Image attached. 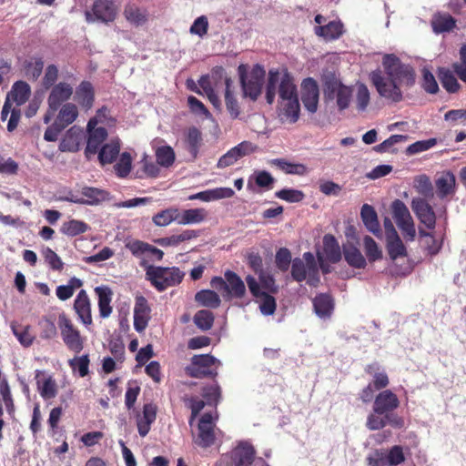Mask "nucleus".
Wrapping results in <instances>:
<instances>
[{"instance_id": "obj_1", "label": "nucleus", "mask_w": 466, "mask_h": 466, "mask_svg": "<svg viewBox=\"0 0 466 466\" xmlns=\"http://www.w3.org/2000/svg\"><path fill=\"white\" fill-rule=\"evenodd\" d=\"M381 65L383 71L376 69L370 72V82L381 97L394 103L400 102L403 99L401 86L409 88L415 84L414 68L394 54L384 55Z\"/></svg>"}, {"instance_id": "obj_2", "label": "nucleus", "mask_w": 466, "mask_h": 466, "mask_svg": "<svg viewBox=\"0 0 466 466\" xmlns=\"http://www.w3.org/2000/svg\"><path fill=\"white\" fill-rule=\"evenodd\" d=\"M279 116L282 121L295 123L299 117V101L297 93L296 85L291 76L286 71L281 77L279 86Z\"/></svg>"}, {"instance_id": "obj_3", "label": "nucleus", "mask_w": 466, "mask_h": 466, "mask_svg": "<svg viewBox=\"0 0 466 466\" xmlns=\"http://www.w3.org/2000/svg\"><path fill=\"white\" fill-rule=\"evenodd\" d=\"M139 265L146 271V279L158 292H163L168 288L178 286L186 275L177 267L153 266L149 265L147 260H142Z\"/></svg>"}, {"instance_id": "obj_4", "label": "nucleus", "mask_w": 466, "mask_h": 466, "mask_svg": "<svg viewBox=\"0 0 466 466\" xmlns=\"http://www.w3.org/2000/svg\"><path fill=\"white\" fill-rule=\"evenodd\" d=\"M243 97H248L252 101H256L261 95L262 86L265 78V70L259 66H253L249 75H247L246 67L240 65L238 68Z\"/></svg>"}, {"instance_id": "obj_5", "label": "nucleus", "mask_w": 466, "mask_h": 466, "mask_svg": "<svg viewBox=\"0 0 466 466\" xmlns=\"http://www.w3.org/2000/svg\"><path fill=\"white\" fill-rule=\"evenodd\" d=\"M461 63H454L452 69L447 67H439L437 71L438 77L442 86L449 93H455L459 90L460 85L456 76L466 82V44L461 45L460 48Z\"/></svg>"}, {"instance_id": "obj_6", "label": "nucleus", "mask_w": 466, "mask_h": 466, "mask_svg": "<svg viewBox=\"0 0 466 466\" xmlns=\"http://www.w3.org/2000/svg\"><path fill=\"white\" fill-rule=\"evenodd\" d=\"M48 90H50L47 96L48 107L43 117L45 124L51 122L62 104L68 103V100L74 94L73 85L66 81L59 82Z\"/></svg>"}, {"instance_id": "obj_7", "label": "nucleus", "mask_w": 466, "mask_h": 466, "mask_svg": "<svg viewBox=\"0 0 466 466\" xmlns=\"http://www.w3.org/2000/svg\"><path fill=\"white\" fill-rule=\"evenodd\" d=\"M219 365L220 361L210 354L194 355L185 370L191 378H215Z\"/></svg>"}, {"instance_id": "obj_8", "label": "nucleus", "mask_w": 466, "mask_h": 466, "mask_svg": "<svg viewBox=\"0 0 466 466\" xmlns=\"http://www.w3.org/2000/svg\"><path fill=\"white\" fill-rule=\"evenodd\" d=\"M57 325L66 347L75 353L81 352L84 349L85 339L72 319L65 312L58 315Z\"/></svg>"}, {"instance_id": "obj_9", "label": "nucleus", "mask_w": 466, "mask_h": 466, "mask_svg": "<svg viewBox=\"0 0 466 466\" xmlns=\"http://www.w3.org/2000/svg\"><path fill=\"white\" fill-rule=\"evenodd\" d=\"M391 214L398 228L407 240H414L416 236L415 225L409 208L400 199H395L391 205Z\"/></svg>"}, {"instance_id": "obj_10", "label": "nucleus", "mask_w": 466, "mask_h": 466, "mask_svg": "<svg viewBox=\"0 0 466 466\" xmlns=\"http://www.w3.org/2000/svg\"><path fill=\"white\" fill-rule=\"evenodd\" d=\"M327 99H336L337 106L340 111L349 107L352 90L337 79H330L325 83L324 88Z\"/></svg>"}, {"instance_id": "obj_11", "label": "nucleus", "mask_w": 466, "mask_h": 466, "mask_svg": "<svg viewBox=\"0 0 466 466\" xmlns=\"http://www.w3.org/2000/svg\"><path fill=\"white\" fill-rule=\"evenodd\" d=\"M117 7L113 0H96L91 11L86 12L87 22L98 20L103 23H109L116 19Z\"/></svg>"}, {"instance_id": "obj_12", "label": "nucleus", "mask_w": 466, "mask_h": 466, "mask_svg": "<svg viewBox=\"0 0 466 466\" xmlns=\"http://www.w3.org/2000/svg\"><path fill=\"white\" fill-rule=\"evenodd\" d=\"M93 124H96V119H90L87 124L88 137L85 149V156L87 159H90L99 152L107 137V130L105 127H99L95 128Z\"/></svg>"}, {"instance_id": "obj_13", "label": "nucleus", "mask_w": 466, "mask_h": 466, "mask_svg": "<svg viewBox=\"0 0 466 466\" xmlns=\"http://www.w3.org/2000/svg\"><path fill=\"white\" fill-rule=\"evenodd\" d=\"M212 77L216 79H225V103L226 107L230 114L232 118H238L240 115V107L238 102L231 91L232 80L228 77L225 73V69L222 66H216L212 69Z\"/></svg>"}, {"instance_id": "obj_14", "label": "nucleus", "mask_w": 466, "mask_h": 466, "mask_svg": "<svg viewBox=\"0 0 466 466\" xmlns=\"http://www.w3.org/2000/svg\"><path fill=\"white\" fill-rule=\"evenodd\" d=\"M256 456V450L250 443L240 441L227 455L232 466H250Z\"/></svg>"}, {"instance_id": "obj_15", "label": "nucleus", "mask_w": 466, "mask_h": 466, "mask_svg": "<svg viewBox=\"0 0 466 466\" xmlns=\"http://www.w3.org/2000/svg\"><path fill=\"white\" fill-rule=\"evenodd\" d=\"M73 309L80 323L85 327L93 324L91 300L85 289H81L73 303Z\"/></svg>"}, {"instance_id": "obj_16", "label": "nucleus", "mask_w": 466, "mask_h": 466, "mask_svg": "<svg viewBox=\"0 0 466 466\" xmlns=\"http://www.w3.org/2000/svg\"><path fill=\"white\" fill-rule=\"evenodd\" d=\"M411 208L421 224L427 228L433 229L436 225V215L432 207L424 198H413Z\"/></svg>"}, {"instance_id": "obj_17", "label": "nucleus", "mask_w": 466, "mask_h": 466, "mask_svg": "<svg viewBox=\"0 0 466 466\" xmlns=\"http://www.w3.org/2000/svg\"><path fill=\"white\" fill-rule=\"evenodd\" d=\"M157 407L154 403H146L143 406L142 411H137L136 414V424L137 427L138 434L141 437H146L151 425L157 419Z\"/></svg>"}, {"instance_id": "obj_18", "label": "nucleus", "mask_w": 466, "mask_h": 466, "mask_svg": "<svg viewBox=\"0 0 466 466\" xmlns=\"http://www.w3.org/2000/svg\"><path fill=\"white\" fill-rule=\"evenodd\" d=\"M319 95L317 82L311 77L306 78L301 84V101L309 112L315 113L317 111Z\"/></svg>"}, {"instance_id": "obj_19", "label": "nucleus", "mask_w": 466, "mask_h": 466, "mask_svg": "<svg viewBox=\"0 0 466 466\" xmlns=\"http://www.w3.org/2000/svg\"><path fill=\"white\" fill-rule=\"evenodd\" d=\"M214 424L212 415L204 413L198 422V434L196 444L202 448H208L215 442Z\"/></svg>"}, {"instance_id": "obj_20", "label": "nucleus", "mask_w": 466, "mask_h": 466, "mask_svg": "<svg viewBox=\"0 0 466 466\" xmlns=\"http://www.w3.org/2000/svg\"><path fill=\"white\" fill-rule=\"evenodd\" d=\"M400 406V400L390 390L380 391L374 399L373 411L379 415L390 413Z\"/></svg>"}, {"instance_id": "obj_21", "label": "nucleus", "mask_w": 466, "mask_h": 466, "mask_svg": "<svg viewBox=\"0 0 466 466\" xmlns=\"http://www.w3.org/2000/svg\"><path fill=\"white\" fill-rule=\"evenodd\" d=\"M74 100L84 110H90L95 103V88L91 82L84 80L74 92Z\"/></svg>"}, {"instance_id": "obj_22", "label": "nucleus", "mask_w": 466, "mask_h": 466, "mask_svg": "<svg viewBox=\"0 0 466 466\" xmlns=\"http://www.w3.org/2000/svg\"><path fill=\"white\" fill-rule=\"evenodd\" d=\"M84 138V131L77 126L71 127L64 135L59 144L61 152H77Z\"/></svg>"}, {"instance_id": "obj_23", "label": "nucleus", "mask_w": 466, "mask_h": 466, "mask_svg": "<svg viewBox=\"0 0 466 466\" xmlns=\"http://www.w3.org/2000/svg\"><path fill=\"white\" fill-rule=\"evenodd\" d=\"M225 279L228 285L226 294H223V298L230 299L231 298L242 299L246 294V286L240 277L231 270L225 272Z\"/></svg>"}, {"instance_id": "obj_24", "label": "nucleus", "mask_w": 466, "mask_h": 466, "mask_svg": "<svg viewBox=\"0 0 466 466\" xmlns=\"http://www.w3.org/2000/svg\"><path fill=\"white\" fill-rule=\"evenodd\" d=\"M81 205L97 206L109 199V192L94 187H83L80 191Z\"/></svg>"}, {"instance_id": "obj_25", "label": "nucleus", "mask_w": 466, "mask_h": 466, "mask_svg": "<svg viewBox=\"0 0 466 466\" xmlns=\"http://www.w3.org/2000/svg\"><path fill=\"white\" fill-rule=\"evenodd\" d=\"M79 115L78 106L76 104L68 102L62 104L55 115V119L62 127L66 128L69 125L74 123Z\"/></svg>"}, {"instance_id": "obj_26", "label": "nucleus", "mask_w": 466, "mask_h": 466, "mask_svg": "<svg viewBox=\"0 0 466 466\" xmlns=\"http://www.w3.org/2000/svg\"><path fill=\"white\" fill-rule=\"evenodd\" d=\"M365 372L372 377V387L376 390H380L387 388L390 384V380L387 372L381 369L380 365L377 362L368 364L365 367Z\"/></svg>"}, {"instance_id": "obj_27", "label": "nucleus", "mask_w": 466, "mask_h": 466, "mask_svg": "<svg viewBox=\"0 0 466 466\" xmlns=\"http://www.w3.org/2000/svg\"><path fill=\"white\" fill-rule=\"evenodd\" d=\"M343 255L346 262L354 268L362 269L367 266V259L360 250L351 243L343 245Z\"/></svg>"}, {"instance_id": "obj_28", "label": "nucleus", "mask_w": 466, "mask_h": 466, "mask_svg": "<svg viewBox=\"0 0 466 466\" xmlns=\"http://www.w3.org/2000/svg\"><path fill=\"white\" fill-rule=\"evenodd\" d=\"M360 218L366 228L373 235L379 236L381 233L378 215L372 206L364 204L360 209Z\"/></svg>"}, {"instance_id": "obj_29", "label": "nucleus", "mask_w": 466, "mask_h": 466, "mask_svg": "<svg viewBox=\"0 0 466 466\" xmlns=\"http://www.w3.org/2000/svg\"><path fill=\"white\" fill-rule=\"evenodd\" d=\"M323 253L330 263H338L341 259V249L336 238L331 234L323 237Z\"/></svg>"}, {"instance_id": "obj_30", "label": "nucleus", "mask_w": 466, "mask_h": 466, "mask_svg": "<svg viewBox=\"0 0 466 466\" xmlns=\"http://www.w3.org/2000/svg\"><path fill=\"white\" fill-rule=\"evenodd\" d=\"M41 375H44V372L36 370L35 380L39 394L44 400L54 399L57 394V385L56 380L51 376L41 380L39 378Z\"/></svg>"}, {"instance_id": "obj_31", "label": "nucleus", "mask_w": 466, "mask_h": 466, "mask_svg": "<svg viewBox=\"0 0 466 466\" xmlns=\"http://www.w3.org/2000/svg\"><path fill=\"white\" fill-rule=\"evenodd\" d=\"M386 248L391 260L408 255L407 248L396 230H393V236H389L386 238Z\"/></svg>"}, {"instance_id": "obj_32", "label": "nucleus", "mask_w": 466, "mask_h": 466, "mask_svg": "<svg viewBox=\"0 0 466 466\" xmlns=\"http://www.w3.org/2000/svg\"><path fill=\"white\" fill-rule=\"evenodd\" d=\"M7 95L17 106H20L28 100L31 87L26 82L19 80L13 84L11 91Z\"/></svg>"}, {"instance_id": "obj_33", "label": "nucleus", "mask_w": 466, "mask_h": 466, "mask_svg": "<svg viewBox=\"0 0 466 466\" xmlns=\"http://www.w3.org/2000/svg\"><path fill=\"white\" fill-rule=\"evenodd\" d=\"M315 33L326 40H335L342 35L343 24L340 21H330L325 25L316 26Z\"/></svg>"}, {"instance_id": "obj_34", "label": "nucleus", "mask_w": 466, "mask_h": 466, "mask_svg": "<svg viewBox=\"0 0 466 466\" xmlns=\"http://www.w3.org/2000/svg\"><path fill=\"white\" fill-rule=\"evenodd\" d=\"M313 307L319 317L328 318L332 313L334 302L330 295L320 293L314 298Z\"/></svg>"}, {"instance_id": "obj_35", "label": "nucleus", "mask_w": 466, "mask_h": 466, "mask_svg": "<svg viewBox=\"0 0 466 466\" xmlns=\"http://www.w3.org/2000/svg\"><path fill=\"white\" fill-rule=\"evenodd\" d=\"M96 294L98 296V309L101 318L106 319L112 313L110 305L112 299V291L107 287H96Z\"/></svg>"}, {"instance_id": "obj_36", "label": "nucleus", "mask_w": 466, "mask_h": 466, "mask_svg": "<svg viewBox=\"0 0 466 466\" xmlns=\"http://www.w3.org/2000/svg\"><path fill=\"white\" fill-rule=\"evenodd\" d=\"M185 142L187 145V149L191 155L192 158H197L203 142L200 130L196 127H189L186 134Z\"/></svg>"}, {"instance_id": "obj_37", "label": "nucleus", "mask_w": 466, "mask_h": 466, "mask_svg": "<svg viewBox=\"0 0 466 466\" xmlns=\"http://www.w3.org/2000/svg\"><path fill=\"white\" fill-rule=\"evenodd\" d=\"M120 151V142L118 139L111 140L103 145L98 152V159L102 165L113 163Z\"/></svg>"}, {"instance_id": "obj_38", "label": "nucleus", "mask_w": 466, "mask_h": 466, "mask_svg": "<svg viewBox=\"0 0 466 466\" xmlns=\"http://www.w3.org/2000/svg\"><path fill=\"white\" fill-rule=\"evenodd\" d=\"M208 216L205 208H190L184 210L181 214L178 212L179 225L197 224L204 221Z\"/></svg>"}, {"instance_id": "obj_39", "label": "nucleus", "mask_w": 466, "mask_h": 466, "mask_svg": "<svg viewBox=\"0 0 466 466\" xmlns=\"http://www.w3.org/2000/svg\"><path fill=\"white\" fill-rule=\"evenodd\" d=\"M455 19L450 14H435L431 20V26L435 33H444L452 30L455 26Z\"/></svg>"}, {"instance_id": "obj_40", "label": "nucleus", "mask_w": 466, "mask_h": 466, "mask_svg": "<svg viewBox=\"0 0 466 466\" xmlns=\"http://www.w3.org/2000/svg\"><path fill=\"white\" fill-rule=\"evenodd\" d=\"M195 301L203 307L217 309L220 306L221 299L218 293L211 289H202L195 295Z\"/></svg>"}, {"instance_id": "obj_41", "label": "nucleus", "mask_w": 466, "mask_h": 466, "mask_svg": "<svg viewBox=\"0 0 466 466\" xmlns=\"http://www.w3.org/2000/svg\"><path fill=\"white\" fill-rule=\"evenodd\" d=\"M437 192L441 197H445L453 191L455 177L451 171L442 172L435 181Z\"/></svg>"}, {"instance_id": "obj_42", "label": "nucleus", "mask_w": 466, "mask_h": 466, "mask_svg": "<svg viewBox=\"0 0 466 466\" xmlns=\"http://www.w3.org/2000/svg\"><path fill=\"white\" fill-rule=\"evenodd\" d=\"M363 249L366 255V259L370 263L380 260L383 257L381 248L377 242L370 237L365 236L363 238Z\"/></svg>"}, {"instance_id": "obj_43", "label": "nucleus", "mask_w": 466, "mask_h": 466, "mask_svg": "<svg viewBox=\"0 0 466 466\" xmlns=\"http://www.w3.org/2000/svg\"><path fill=\"white\" fill-rule=\"evenodd\" d=\"M88 229L89 226L85 221L73 218L64 222L61 226L60 231L62 234L68 237H76L86 232Z\"/></svg>"}, {"instance_id": "obj_44", "label": "nucleus", "mask_w": 466, "mask_h": 466, "mask_svg": "<svg viewBox=\"0 0 466 466\" xmlns=\"http://www.w3.org/2000/svg\"><path fill=\"white\" fill-rule=\"evenodd\" d=\"M271 163L286 174L303 176L308 172V168L305 165L290 163L284 158L273 159Z\"/></svg>"}, {"instance_id": "obj_45", "label": "nucleus", "mask_w": 466, "mask_h": 466, "mask_svg": "<svg viewBox=\"0 0 466 466\" xmlns=\"http://www.w3.org/2000/svg\"><path fill=\"white\" fill-rule=\"evenodd\" d=\"M282 75L279 70H269L266 86V100L271 105L275 100L277 86L280 84Z\"/></svg>"}, {"instance_id": "obj_46", "label": "nucleus", "mask_w": 466, "mask_h": 466, "mask_svg": "<svg viewBox=\"0 0 466 466\" xmlns=\"http://www.w3.org/2000/svg\"><path fill=\"white\" fill-rule=\"evenodd\" d=\"M124 15L128 22L136 25H140L147 22L146 13L134 5L125 7Z\"/></svg>"}, {"instance_id": "obj_47", "label": "nucleus", "mask_w": 466, "mask_h": 466, "mask_svg": "<svg viewBox=\"0 0 466 466\" xmlns=\"http://www.w3.org/2000/svg\"><path fill=\"white\" fill-rule=\"evenodd\" d=\"M153 222L159 227H165L169 225L172 221L178 220V209L177 208H167L158 212L153 217Z\"/></svg>"}, {"instance_id": "obj_48", "label": "nucleus", "mask_w": 466, "mask_h": 466, "mask_svg": "<svg viewBox=\"0 0 466 466\" xmlns=\"http://www.w3.org/2000/svg\"><path fill=\"white\" fill-rule=\"evenodd\" d=\"M14 335L18 341L25 347H29L33 344L34 336L30 333V326H22L12 324L11 326Z\"/></svg>"}, {"instance_id": "obj_49", "label": "nucleus", "mask_w": 466, "mask_h": 466, "mask_svg": "<svg viewBox=\"0 0 466 466\" xmlns=\"http://www.w3.org/2000/svg\"><path fill=\"white\" fill-rule=\"evenodd\" d=\"M194 323L201 330H208L214 323V314L207 309L198 310L194 316Z\"/></svg>"}, {"instance_id": "obj_50", "label": "nucleus", "mask_w": 466, "mask_h": 466, "mask_svg": "<svg viewBox=\"0 0 466 466\" xmlns=\"http://www.w3.org/2000/svg\"><path fill=\"white\" fill-rule=\"evenodd\" d=\"M156 157L158 165L168 167L175 161V152L169 146L160 147L156 152Z\"/></svg>"}, {"instance_id": "obj_51", "label": "nucleus", "mask_w": 466, "mask_h": 466, "mask_svg": "<svg viewBox=\"0 0 466 466\" xmlns=\"http://www.w3.org/2000/svg\"><path fill=\"white\" fill-rule=\"evenodd\" d=\"M44 69V61L41 57L29 61L25 66V76L32 81H36Z\"/></svg>"}, {"instance_id": "obj_52", "label": "nucleus", "mask_w": 466, "mask_h": 466, "mask_svg": "<svg viewBox=\"0 0 466 466\" xmlns=\"http://www.w3.org/2000/svg\"><path fill=\"white\" fill-rule=\"evenodd\" d=\"M59 70L58 67L54 65H48L44 72V76L41 81V85L44 89L48 90L51 86L58 84Z\"/></svg>"}, {"instance_id": "obj_53", "label": "nucleus", "mask_w": 466, "mask_h": 466, "mask_svg": "<svg viewBox=\"0 0 466 466\" xmlns=\"http://www.w3.org/2000/svg\"><path fill=\"white\" fill-rule=\"evenodd\" d=\"M408 139V136L404 135H391L389 138L382 143L374 147V150L379 153L396 152L392 147L396 144L404 142Z\"/></svg>"}, {"instance_id": "obj_54", "label": "nucleus", "mask_w": 466, "mask_h": 466, "mask_svg": "<svg viewBox=\"0 0 466 466\" xmlns=\"http://www.w3.org/2000/svg\"><path fill=\"white\" fill-rule=\"evenodd\" d=\"M292 258L291 253L287 248H280L275 257L276 267L282 272L289 268Z\"/></svg>"}, {"instance_id": "obj_55", "label": "nucleus", "mask_w": 466, "mask_h": 466, "mask_svg": "<svg viewBox=\"0 0 466 466\" xmlns=\"http://www.w3.org/2000/svg\"><path fill=\"white\" fill-rule=\"evenodd\" d=\"M132 158L129 153H122L114 168L119 177H126L131 170Z\"/></svg>"}, {"instance_id": "obj_56", "label": "nucleus", "mask_w": 466, "mask_h": 466, "mask_svg": "<svg viewBox=\"0 0 466 466\" xmlns=\"http://www.w3.org/2000/svg\"><path fill=\"white\" fill-rule=\"evenodd\" d=\"M40 338L43 339H52L57 335V329L55 322L48 318H43L39 321Z\"/></svg>"}, {"instance_id": "obj_57", "label": "nucleus", "mask_w": 466, "mask_h": 466, "mask_svg": "<svg viewBox=\"0 0 466 466\" xmlns=\"http://www.w3.org/2000/svg\"><path fill=\"white\" fill-rule=\"evenodd\" d=\"M259 309L260 312L265 316L273 315L277 309V302L273 296L268 293H263L262 296L259 297Z\"/></svg>"}, {"instance_id": "obj_58", "label": "nucleus", "mask_w": 466, "mask_h": 466, "mask_svg": "<svg viewBox=\"0 0 466 466\" xmlns=\"http://www.w3.org/2000/svg\"><path fill=\"white\" fill-rule=\"evenodd\" d=\"M386 459L389 466H397L405 461L403 448L400 445H394L389 451H386Z\"/></svg>"}, {"instance_id": "obj_59", "label": "nucleus", "mask_w": 466, "mask_h": 466, "mask_svg": "<svg viewBox=\"0 0 466 466\" xmlns=\"http://www.w3.org/2000/svg\"><path fill=\"white\" fill-rule=\"evenodd\" d=\"M275 196L289 203L300 202L304 198V193L298 189L283 188L275 193Z\"/></svg>"}, {"instance_id": "obj_60", "label": "nucleus", "mask_w": 466, "mask_h": 466, "mask_svg": "<svg viewBox=\"0 0 466 466\" xmlns=\"http://www.w3.org/2000/svg\"><path fill=\"white\" fill-rule=\"evenodd\" d=\"M69 366L74 371L77 370L80 377H86L88 372L89 358L88 355L76 357L69 360Z\"/></svg>"}, {"instance_id": "obj_61", "label": "nucleus", "mask_w": 466, "mask_h": 466, "mask_svg": "<svg viewBox=\"0 0 466 466\" xmlns=\"http://www.w3.org/2000/svg\"><path fill=\"white\" fill-rule=\"evenodd\" d=\"M437 144L436 138H430L427 140H420L410 145L406 149L407 155H415L420 152L427 151Z\"/></svg>"}, {"instance_id": "obj_62", "label": "nucleus", "mask_w": 466, "mask_h": 466, "mask_svg": "<svg viewBox=\"0 0 466 466\" xmlns=\"http://www.w3.org/2000/svg\"><path fill=\"white\" fill-rule=\"evenodd\" d=\"M423 89L429 94H436L439 91V86L433 74L427 68L422 70Z\"/></svg>"}, {"instance_id": "obj_63", "label": "nucleus", "mask_w": 466, "mask_h": 466, "mask_svg": "<svg viewBox=\"0 0 466 466\" xmlns=\"http://www.w3.org/2000/svg\"><path fill=\"white\" fill-rule=\"evenodd\" d=\"M45 261L53 270L61 271L64 268V263L60 257L50 248H46L44 252Z\"/></svg>"}, {"instance_id": "obj_64", "label": "nucleus", "mask_w": 466, "mask_h": 466, "mask_svg": "<svg viewBox=\"0 0 466 466\" xmlns=\"http://www.w3.org/2000/svg\"><path fill=\"white\" fill-rule=\"evenodd\" d=\"M368 466H386V450L376 449L372 453L367 457Z\"/></svg>"}]
</instances>
